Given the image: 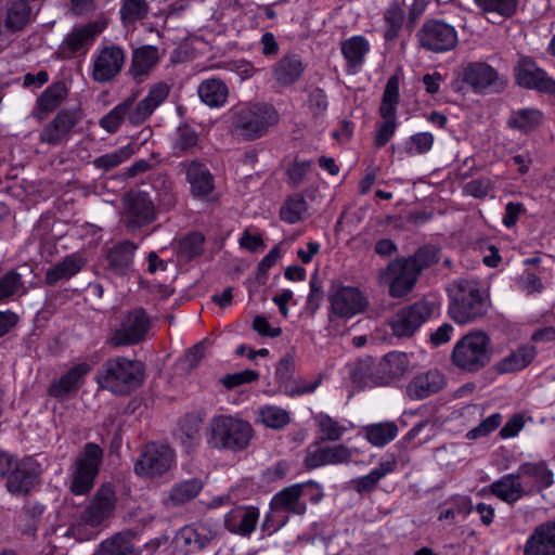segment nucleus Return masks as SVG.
Masks as SVG:
<instances>
[{"instance_id": "12", "label": "nucleus", "mask_w": 555, "mask_h": 555, "mask_svg": "<svg viewBox=\"0 0 555 555\" xmlns=\"http://www.w3.org/2000/svg\"><path fill=\"white\" fill-rule=\"evenodd\" d=\"M331 317L351 319L363 312L367 307V299L352 286L333 285L328 293Z\"/></svg>"}, {"instance_id": "38", "label": "nucleus", "mask_w": 555, "mask_h": 555, "mask_svg": "<svg viewBox=\"0 0 555 555\" xmlns=\"http://www.w3.org/2000/svg\"><path fill=\"white\" fill-rule=\"evenodd\" d=\"M67 94L68 90L64 82H55L49 86L37 99L35 117L37 119L44 118L63 103Z\"/></svg>"}, {"instance_id": "35", "label": "nucleus", "mask_w": 555, "mask_h": 555, "mask_svg": "<svg viewBox=\"0 0 555 555\" xmlns=\"http://www.w3.org/2000/svg\"><path fill=\"white\" fill-rule=\"evenodd\" d=\"M537 356L535 347L521 345L495 363L496 372L501 374L514 373L526 369Z\"/></svg>"}, {"instance_id": "19", "label": "nucleus", "mask_w": 555, "mask_h": 555, "mask_svg": "<svg viewBox=\"0 0 555 555\" xmlns=\"http://www.w3.org/2000/svg\"><path fill=\"white\" fill-rule=\"evenodd\" d=\"M517 83L527 89L555 93V80L530 57L521 56L515 68Z\"/></svg>"}, {"instance_id": "50", "label": "nucleus", "mask_w": 555, "mask_h": 555, "mask_svg": "<svg viewBox=\"0 0 555 555\" xmlns=\"http://www.w3.org/2000/svg\"><path fill=\"white\" fill-rule=\"evenodd\" d=\"M34 482V477L28 469L27 463H18L11 472L7 481V489L13 494H26Z\"/></svg>"}, {"instance_id": "62", "label": "nucleus", "mask_w": 555, "mask_h": 555, "mask_svg": "<svg viewBox=\"0 0 555 555\" xmlns=\"http://www.w3.org/2000/svg\"><path fill=\"white\" fill-rule=\"evenodd\" d=\"M502 423V415L500 413H493L485 418L478 426L474 427L466 434V438L469 440L479 439L487 437L494 431Z\"/></svg>"}, {"instance_id": "3", "label": "nucleus", "mask_w": 555, "mask_h": 555, "mask_svg": "<svg viewBox=\"0 0 555 555\" xmlns=\"http://www.w3.org/2000/svg\"><path fill=\"white\" fill-rule=\"evenodd\" d=\"M143 377L144 365L140 361L116 357L102 365L96 382L101 388L121 395L139 387Z\"/></svg>"}, {"instance_id": "40", "label": "nucleus", "mask_w": 555, "mask_h": 555, "mask_svg": "<svg viewBox=\"0 0 555 555\" xmlns=\"http://www.w3.org/2000/svg\"><path fill=\"white\" fill-rule=\"evenodd\" d=\"M197 93L203 103L218 108L225 104L229 89L221 79L209 78L199 83Z\"/></svg>"}, {"instance_id": "2", "label": "nucleus", "mask_w": 555, "mask_h": 555, "mask_svg": "<svg viewBox=\"0 0 555 555\" xmlns=\"http://www.w3.org/2000/svg\"><path fill=\"white\" fill-rule=\"evenodd\" d=\"M449 317L459 324H467L481 318L487 312V301L483 298L478 282L457 279L448 286Z\"/></svg>"}, {"instance_id": "5", "label": "nucleus", "mask_w": 555, "mask_h": 555, "mask_svg": "<svg viewBox=\"0 0 555 555\" xmlns=\"http://www.w3.org/2000/svg\"><path fill=\"white\" fill-rule=\"evenodd\" d=\"M232 112L233 126L246 140L263 137L280 120L276 108L268 103H245L234 107Z\"/></svg>"}, {"instance_id": "17", "label": "nucleus", "mask_w": 555, "mask_h": 555, "mask_svg": "<svg viewBox=\"0 0 555 555\" xmlns=\"http://www.w3.org/2000/svg\"><path fill=\"white\" fill-rule=\"evenodd\" d=\"M102 31L103 26L98 22L74 26L61 42L60 54L65 59L86 54Z\"/></svg>"}, {"instance_id": "63", "label": "nucleus", "mask_w": 555, "mask_h": 555, "mask_svg": "<svg viewBox=\"0 0 555 555\" xmlns=\"http://www.w3.org/2000/svg\"><path fill=\"white\" fill-rule=\"evenodd\" d=\"M259 379V373L255 370H244L241 372L227 374L221 378V384L227 389H233L244 384H250Z\"/></svg>"}, {"instance_id": "11", "label": "nucleus", "mask_w": 555, "mask_h": 555, "mask_svg": "<svg viewBox=\"0 0 555 555\" xmlns=\"http://www.w3.org/2000/svg\"><path fill=\"white\" fill-rule=\"evenodd\" d=\"M436 304L421 300L398 310L390 320V327L398 337L412 336L436 311Z\"/></svg>"}, {"instance_id": "27", "label": "nucleus", "mask_w": 555, "mask_h": 555, "mask_svg": "<svg viewBox=\"0 0 555 555\" xmlns=\"http://www.w3.org/2000/svg\"><path fill=\"white\" fill-rule=\"evenodd\" d=\"M352 450L341 443L309 449L305 457V464L309 468H317L324 465L347 464L352 459Z\"/></svg>"}, {"instance_id": "39", "label": "nucleus", "mask_w": 555, "mask_h": 555, "mask_svg": "<svg viewBox=\"0 0 555 555\" xmlns=\"http://www.w3.org/2000/svg\"><path fill=\"white\" fill-rule=\"evenodd\" d=\"M409 358L406 353L400 351L388 352L377 364L379 383L399 377L409 369Z\"/></svg>"}, {"instance_id": "52", "label": "nucleus", "mask_w": 555, "mask_h": 555, "mask_svg": "<svg viewBox=\"0 0 555 555\" xmlns=\"http://www.w3.org/2000/svg\"><path fill=\"white\" fill-rule=\"evenodd\" d=\"M198 145V133L190 126L177 128L172 139V149L176 155L195 152Z\"/></svg>"}, {"instance_id": "9", "label": "nucleus", "mask_w": 555, "mask_h": 555, "mask_svg": "<svg viewBox=\"0 0 555 555\" xmlns=\"http://www.w3.org/2000/svg\"><path fill=\"white\" fill-rule=\"evenodd\" d=\"M102 449L92 442L85 446L83 452L76 459L73 473L70 491L76 495L88 493L94 483L102 462Z\"/></svg>"}, {"instance_id": "33", "label": "nucleus", "mask_w": 555, "mask_h": 555, "mask_svg": "<svg viewBox=\"0 0 555 555\" xmlns=\"http://www.w3.org/2000/svg\"><path fill=\"white\" fill-rule=\"evenodd\" d=\"M92 366L93 364L88 362L77 363L59 380L50 385L49 395L54 398H64L68 393L77 391Z\"/></svg>"}, {"instance_id": "14", "label": "nucleus", "mask_w": 555, "mask_h": 555, "mask_svg": "<svg viewBox=\"0 0 555 555\" xmlns=\"http://www.w3.org/2000/svg\"><path fill=\"white\" fill-rule=\"evenodd\" d=\"M423 48L433 52H444L453 49L457 43L455 28L441 21L426 22L417 34Z\"/></svg>"}, {"instance_id": "4", "label": "nucleus", "mask_w": 555, "mask_h": 555, "mask_svg": "<svg viewBox=\"0 0 555 555\" xmlns=\"http://www.w3.org/2000/svg\"><path fill=\"white\" fill-rule=\"evenodd\" d=\"M253 437L251 425L232 415L214 416L209 423L207 443L219 450L233 452L244 450Z\"/></svg>"}, {"instance_id": "45", "label": "nucleus", "mask_w": 555, "mask_h": 555, "mask_svg": "<svg viewBox=\"0 0 555 555\" xmlns=\"http://www.w3.org/2000/svg\"><path fill=\"white\" fill-rule=\"evenodd\" d=\"M364 431L371 444L382 448L398 436L399 429L395 422H380L365 426Z\"/></svg>"}, {"instance_id": "24", "label": "nucleus", "mask_w": 555, "mask_h": 555, "mask_svg": "<svg viewBox=\"0 0 555 555\" xmlns=\"http://www.w3.org/2000/svg\"><path fill=\"white\" fill-rule=\"evenodd\" d=\"M463 80L476 91H498L504 87V80L498 72L489 64L479 62L470 63L464 68Z\"/></svg>"}, {"instance_id": "30", "label": "nucleus", "mask_w": 555, "mask_h": 555, "mask_svg": "<svg viewBox=\"0 0 555 555\" xmlns=\"http://www.w3.org/2000/svg\"><path fill=\"white\" fill-rule=\"evenodd\" d=\"M219 534V527L210 520H203L193 526L184 527L180 531V539L185 545L202 550L211 545Z\"/></svg>"}, {"instance_id": "48", "label": "nucleus", "mask_w": 555, "mask_h": 555, "mask_svg": "<svg viewBox=\"0 0 555 555\" xmlns=\"http://www.w3.org/2000/svg\"><path fill=\"white\" fill-rule=\"evenodd\" d=\"M134 154V146L127 144L103 154L92 160V165L103 171H109L127 162Z\"/></svg>"}, {"instance_id": "59", "label": "nucleus", "mask_w": 555, "mask_h": 555, "mask_svg": "<svg viewBox=\"0 0 555 555\" xmlns=\"http://www.w3.org/2000/svg\"><path fill=\"white\" fill-rule=\"evenodd\" d=\"M178 437L186 450L199 442V422L194 417H185L179 424Z\"/></svg>"}, {"instance_id": "20", "label": "nucleus", "mask_w": 555, "mask_h": 555, "mask_svg": "<svg viewBox=\"0 0 555 555\" xmlns=\"http://www.w3.org/2000/svg\"><path fill=\"white\" fill-rule=\"evenodd\" d=\"M116 495L109 483L101 486L92 502L82 511L81 519L98 528L108 519L115 509Z\"/></svg>"}, {"instance_id": "36", "label": "nucleus", "mask_w": 555, "mask_h": 555, "mask_svg": "<svg viewBox=\"0 0 555 555\" xmlns=\"http://www.w3.org/2000/svg\"><path fill=\"white\" fill-rule=\"evenodd\" d=\"M348 378L358 389L379 385L375 374V362L372 358L360 359L346 366Z\"/></svg>"}, {"instance_id": "25", "label": "nucleus", "mask_w": 555, "mask_h": 555, "mask_svg": "<svg viewBox=\"0 0 555 555\" xmlns=\"http://www.w3.org/2000/svg\"><path fill=\"white\" fill-rule=\"evenodd\" d=\"M305 65L299 55L287 53L271 67V78L278 88H289L302 76Z\"/></svg>"}, {"instance_id": "53", "label": "nucleus", "mask_w": 555, "mask_h": 555, "mask_svg": "<svg viewBox=\"0 0 555 555\" xmlns=\"http://www.w3.org/2000/svg\"><path fill=\"white\" fill-rule=\"evenodd\" d=\"M26 293L22 275L16 271H10L0 278V304L7 302L14 296H23Z\"/></svg>"}, {"instance_id": "49", "label": "nucleus", "mask_w": 555, "mask_h": 555, "mask_svg": "<svg viewBox=\"0 0 555 555\" xmlns=\"http://www.w3.org/2000/svg\"><path fill=\"white\" fill-rule=\"evenodd\" d=\"M203 489V483L197 478H192L188 480H183L181 482L176 483L168 496V501L172 505H182L186 502L193 500Z\"/></svg>"}, {"instance_id": "55", "label": "nucleus", "mask_w": 555, "mask_h": 555, "mask_svg": "<svg viewBox=\"0 0 555 555\" xmlns=\"http://www.w3.org/2000/svg\"><path fill=\"white\" fill-rule=\"evenodd\" d=\"M131 104L132 99H128L115 106L100 119V126L109 133L116 132L122 120L128 117V112Z\"/></svg>"}, {"instance_id": "34", "label": "nucleus", "mask_w": 555, "mask_h": 555, "mask_svg": "<svg viewBox=\"0 0 555 555\" xmlns=\"http://www.w3.org/2000/svg\"><path fill=\"white\" fill-rule=\"evenodd\" d=\"M85 266V257L79 253H73L49 268L44 281L48 285H54L59 281L69 280L78 274Z\"/></svg>"}, {"instance_id": "1", "label": "nucleus", "mask_w": 555, "mask_h": 555, "mask_svg": "<svg viewBox=\"0 0 555 555\" xmlns=\"http://www.w3.org/2000/svg\"><path fill=\"white\" fill-rule=\"evenodd\" d=\"M323 496L322 488L314 482L291 485L272 496L270 513L266 516L263 526L275 531L286 524L287 517L281 516L282 513L301 516L306 513L308 503L318 504Z\"/></svg>"}, {"instance_id": "21", "label": "nucleus", "mask_w": 555, "mask_h": 555, "mask_svg": "<svg viewBox=\"0 0 555 555\" xmlns=\"http://www.w3.org/2000/svg\"><path fill=\"white\" fill-rule=\"evenodd\" d=\"M170 88L166 82H156L151 86L144 99L135 105L132 103L128 112L130 124H143L154 111L168 98Z\"/></svg>"}, {"instance_id": "42", "label": "nucleus", "mask_w": 555, "mask_h": 555, "mask_svg": "<svg viewBox=\"0 0 555 555\" xmlns=\"http://www.w3.org/2000/svg\"><path fill=\"white\" fill-rule=\"evenodd\" d=\"M158 49L154 46H143L133 51L130 72L134 79L146 76L157 64Z\"/></svg>"}, {"instance_id": "10", "label": "nucleus", "mask_w": 555, "mask_h": 555, "mask_svg": "<svg viewBox=\"0 0 555 555\" xmlns=\"http://www.w3.org/2000/svg\"><path fill=\"white\" fill-rule=\"evenodd\" d=\"M175 463V452L167 444L147 443L134 463V473L140 477L155 478L168 473Z\"/></svg>"}, {"instance_id": "23", "label": "nucleus", "mask_w": 555, "mask_h": 555, "mask_svg": "<svg viewBox=\"0 0 555 555\" xmlns=\"http://www.w3.org/2000/svg\"><path fill=\"white\" fill-rule=\"evenodd\" d=\"M194 197L208 199L215 190V179L209 169L201 162L191 160L180 164Z\"/></svg>"}, {"instance_id": "57", "label": "nucleus", "mask_w": 555, "mask_h": 555, "mask_svg": "<svg viewBox=\"0 0 555 555\" xmlns=\"http://www.w3.org/2000/svg\"><path fill=\"white\" fill-rule=\"evenodd\" d=\"M258 421L271 428H282L289 422L288 413L282 408L266 405L258 410Z\"/></svg>"}, {"instance_id": "22", "label": "nucleus", "mask_w": 555, "mask_h": 555, "mask_svg": "<svg viewBox=\"0 0 555 555\" xmlns=\"http://www.w3.org/2000/svg\"><path fill=\"white\" fill-rule=\"evenodd\" d=\"M516 473L530 494L541 492L554 485V473L545 461L524 462Z\"/></svg>"}, {"instance_id": "58", "label": "nucleus", "mask_w": 555, "mask_h": 555, "mask_svg": "<svg viewBox=\"0 0 555 555\" xmlns=\"http://www.w3.org/2000/svg\"><path fill=\"white\" fill-rule=\"evenodd\" d=\"M306 210L307 203L305 198L300 195H295L289 197L281 207L280 218L289 224H294L301 220Z\"/></svg>"}, {"instance_id": "31", "label": "nucleus", "mask_w": 555, "mask_h": 555, "mask_svg": "<svg viewBox=\"0 0 555 555\" xmlns=\"http://www.w3.org/2000/svg\"><path fill=\"white\" fill-rule=\"evenodd\" d=\"M371 50L369 40L360 35L352 36L340 43V51L346 61L348 74H357L365 62Z\"/></svg>"}, {"instance_id": "43", "label": "nucleus", "mask_w": 555, "mask_h": 555, "mask_svg": "<svg viewBox=\"0 0 555 555\" xmlns=\"http://www.w3.org/2000/svg\"><path fill=\"white\" fill-rule=\"evenodd\" d=\"M135 249L137 246L129 241L115 245L106 257L109 268L116 273H125L132 266Z\"/></svg>"}, {"instance_id": "8", "label": "nucleus", "mask_w": 555, "mask_h": 555, "mask_svg": "<svg viewBox=\"0 0 555 555\" xmlns=\"http://www.w3.org/2000/svg\"><path fill=\"white\" fill-rule=\"evenodd\" d=\"M152 327V320L143 308H134L124 314L119 325L108 338L114 347L133 346L145 340Z\"/></svg>"}, {"instance_id": "18", "label": "nucleus", "mask_w": 555, "mask_h": 555, "mask_svg": "<svg viewBox=\"0 0 555 555\" xmlns=\"http://www.w3.org/2000/svg\"><path fill=\"white\" fill-rule=\"evenodd\" d=\"M155 219V206L146 192H134L125 199L124 220L127 227L137 229L144 227Z\"/></svg>"}, {"instance_id": "51", "label": "nucleus", "mask_w": 555, "mask_h": 555, "mask_svg": "<svg viewBox=\"0 0 555 555\" xmlns=\"http://www.w3.org/2000/svg\"><path fill=\"white\" fill-rule=\"evenodd\" d=\"M476 7L486 15L500 18L511 17L517 9L518 0H474Z\"/></svg>"}, {"instance_id": "47", "label": "nucleus", "mask_w": 555, "mask_h": 555, "mask_svg": "<svg viewBox=\"0 0 555 555\" xmlns=\"http://www.w3.org/2000/svg\"><path fill=\"white\" fill-rule=\"evenodd\" d=\"M322 440L337 441L349 429L345 423L333 418L327 413L320 412L313 416Z\"/></svg>"}, {"instance_id": "6", "label": "nucleus", "mask_w": 555, "mask_h": 555, "mask_svg": "<svg viewBox=\"0 0 555 555\" xmlns=\"http://www.w3.org/2000/svg\"><path fill=\"white\" fill-rule=\"evenodd\" d=\"M491 339L482 331H472L464 335L453 347L452 363L466 372H478L491 361Z\"/></svg>"}, {"instance_id": "56", "label": "nucleus", "mask_w": 555, "mask_h": 555, "mask_svg": "<svg viewBox=\"0 0 555 555\" xmlns=\"http://www.w3.org/2000/svg\"><path fill=\"white\" fill-rule=\"evenodd\" d=\"M404 10L399 3H391L384 13L386 23L385 37L395 39L404 23Z\"/></svg>"}, {"instance_id": "41", "label": "nucleus", "mask_w": 555, "mask_h": 555, "mask_svg": "<svg viewBox=\"0 0 555 555\" xmlns=\"http://www.w3.org/2000/svg\"><path fill=\"white\" fill-rule=\"evenodd\" d=\"M396 467L397 460L393 456H390L389 459L382 461L378 466L372 469L367 475L353 479V488L359 493L371 492L375 489L379 480L388 474L393 473Z\"/></svg>"}, {"instance_id": "46", "label": "nucleus", "mask_w": 555, "mask_h": 555, "mask_svg": "<svg viewBox=\"0 0 555 555\" xmlns=\"http://www.w3.org/2000/svg\"><path fill=\"white\" fill-rule=\"evenodd\" d=\"M543 120L542 113L537 108H520L513 111L507 125L520 132L534 130Z\"/></svg>"}, {"instance_id": "29", "label": "nucleus", "mask_w": 555, "mask_h": 555, "mask_svg": "<svg viewBox=\"0 0 555 555\" xmlns=\"http://www.w3.org/2000/svg\"><path fill=\"white\" fill-rule=\"evenodd\" d=\"M489 490L495 498L511 505L530 494L516 472L493 481Z\"/></svg>"}, {"instance_id": "60", "label": "nucleus", "mask_w": 555, "mask_h": 555, "mask_svg": "<svg viewBox=\"0 0 555 555\" xmlns=\"http://www.w3.org/2000/svg\"><path fill=\"white\" fill-rule=\"evenodd\" d=\"M149 12L146 0H124L120 8V16L125 24L143 20Z\"/></svg>"}, {"instance_id": "54", "label": "nucleus", "mask_w": 555, "mask_h": 555, "mask_svg": "<svg viewBox=\"0 0 555 555\" xmlns=\"http://www.w3.org/2000/svg\"><path fill=\"white\" fill-rule=\"evenodd\" d=\"M133 550L131 539L118 533L99 545L98 555H130Z\"/></svg>"}, {"instance_id": "16", "label": "nucleus", "mask_w": 555, "mask_h": 555, "mask_svg": "<svg viewBox=\"0 0 555 555\" xmlns=\"http://www.w3.org/2000/svg\"><path fill=\"white\" fill-rule=\"evenodd\" d=\"M125 51L117 46H106L92 55L91 77L96 82H107L115 78L125 63Z\"/></svg>"}, {"instance_id": "26", "label": "nucleus", "mask_w": 555, "mask_h": 555, "mask_svg": "<svg viewBox=\"0 0 555 555\" xmlns=\"http://www.w3.org/2000/svg\"><path fill=\"white\" fill-rule=\"evenodd\" d=\"M446 386V377L438 370H429L417 374L406 385L405 393L411 400L426 399Z\"/></svg>"}, {"instance_id": "32", "label": "nucleus", "mask_w": 555, "mask_h": 555, "mask_svg": "<svg viewBox=\"0 0 555 555\" xmlns=\"http://www.w3.org/2000/svg\"><path fill=\"white\" fill-rule=\"evenodd\" d=\"M258 519V508L254 506H237L225 515L224 526L232 533L246 537L255 530Z\"/></svg>"}, {"instance_id": "37", "label": "nucleus", "mask_w": 555, "mask_h": 555, "mask_svg": "<svg viewBox=\"0 0 555 555\" xmlns=\"http://www.w3.org/2000/svg\"><path fill=\"white\" fill-rule=\"evenodd\" d=\"M433 133L423 131L406 138L401 144L391 145L393 153H398L401 159L427 154L434 146Z\"/></svg>"}, {"instance_id": "15", "label": "nucleus", "mask_w": 555, "mask_h": 555, "mask_svg": "<svg viewBox=\"0 0 555 555\" xmlns=\"http://www.w3.org/2000/svg\"><path fill=\"white\" fill-rule=\"evenodd\" d=\"M418 274L403 258L391 261L380 274V281L388 285L389 295L400 298L412 291Z\"/></svg>"}, {"instance_id": "61", "label": "nucleus", "mask_w": 555, "mask_h": 555, "mask_svg": "<svg viewBox=\"0 0 555 555\" xmlns=\"http://www.w3.org/2000/svg\"><path fill=\"white\" fill-rule=\"evenodd\" d=\"M416 273H420L438 261L437 250L433 247H422L413 256L403 258Z\"/></svg>"}, {"instance_id": "28", "label": "nucleus", "mask_w": 555, "mask_h": 555, "mask_svg": "<svg viewBox=\"0 0 555 555\" xmlns=\"http://www.w3.org/2000/svg\"><path fill=\"white\" fill-rule=\"evenodd\" d=\"M524 555H555V521L534 528L525 542Z\"/></svg>"}, {"instance_id": "64", "label": "nucleus", "mask_w": 555, "mask_h": 555, "mask_svg": "<svg viewBox=\"0 0 555 555\" xmlns=\"http://www.w3.org/2000/svg\"><path fill=\"white\" fill-rule=\"evenodd\" d=\"M98 534V527L88 525L81 518L77 522L73 524L67 530V535L73 537L79 542L93 540Z\"/></svg>"}, {"instance_id": "13", "label": "nucleus", "mask_w": 555, "mask_h": 555, "mask_svg": "<svg viewBox=\"0 0 555 555\" xmlns=\"http://www.w3.org/2000/svg\"><path fill=\"white\" fill-rule=\"evenodd\" d=\"M81 113L76 108H65L47 124L39 133V141L49 145H61L66 143L72 135L73 129L80 122Z\"/></svg>"}, {"instance_id": "44", "label": "nucleus", "mask_w": 555, "mask_h": 555, "mask_svg": "<svg viewBox=\"0 0 555 555\" xmlns=\"http://www.w3.org/2000/svg\"><path fill=\"white\" fill-rule=\"evenodd\" d=\"M30 15L28 2L16 0L8 9L3 26L10 33L20 31L30 22Z\"/></svg>"}, {"instance_id": "7", "label": "nucleus", "mask_w": 555, "mask_h": 555, "mask_svg": "<svg viewBox=\"0 0 555 555\" xmlns=\"http://www.w3.org/2000/svg\"><path fill=\"white\" fill-rule=\"evenodd\" d=\"M399 102V78L391 76L387 80L378 108L382 120L375 125L374 145L377 149L385 146L396 134L399 125L397 120Z\"/></svg>"}]
</instances>
